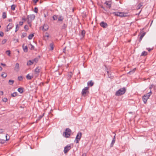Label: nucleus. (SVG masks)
Listing matches in <instances>:
<instances>
[{"label":"nucleus","instance_id":"7c9ffc66","mask_svg":"<svg viewBox=\"0 0 156 156\" xmlns=\"http://www.w3.org/2000/svg\"><path fill=\"white\" fill-rule=\"evenodd\" d=\"M9 83L10 85H12L13 83L14 82V81L12 80H9Z\"/></svg>","mask_w":156,"mask_h":156},{"label":"nucleus","instance_id":"de8ad7c7","mask_svg":"<svg viewBox=\"0 0 156 156\" xmlns=\"http://www.w3.org/2000/svg\"><path fill=\"white\" fill-rule=\"evenodd\" d=\"M80 139H75V142L76 143H79V141L80 140Z\"/></svg>","mask_w":156,"mask_h":156},{"label":"nucleus","instance_id":"0e129e2a","mask_svg":"<svg viewBox=\"0 0 156 156\" xmlns=\"http://www.w3.org/2000/svg\"><path fill=\"white\" fill-rule=\"evenodd\" d=\"M153 85H151L150 87V88L151 89L153 87Z\"/></svg>","mask_w":156,"mask_h":156},{"label":"nucleus","instance_id":"cd10ccee","mask_svg":"<svg viewBox=\"0 0 156 156\" xmlns=\"http://www.w3.org/2000/svg\"><path fill=\"white\" fill-rule=\"evenodd\" d=\"M16 6L14 5H11V9L12 10H14L15 9V8Z\"/></svg>","mask_w":156,"mask_h":156},{"label":"nucleus","instance_id":"603ef678","mask_svg":"<svg viewBox=\"0 0 156 156\" xmlns=\"http://www.w3.org/2000/svg\"><path fill=\"white\" fill-rule=\"evenodd\" d=\"M18 79L19 80H21L23 78L22 76H19L18 77Z\"/></svg>","mask_w":156,"mask_h":156},{"label":"nucleus","instance_id":"3c124183","mask_svg":"<svg viewBox=\"0 0 156 156\" xmlns=\"http://www.w3.org/2000/svg\"><path fill=\"white\" fill-rule=\"evenodd\" d=\"M4 131V130L3 129H0V133H2Z\"/></svg>","mask_w":156,"mask_h":156},{"label":"nucleus","instance_id":"412c9836","mask_svg":"<svg viewBox=\"0 0 156 156\" xmlns=\"http://www.w3.org/2000/svg\"><path fill=\"white\" fill-rule=\"evenodd\" d=\"M33 77V76H30L29 74H28L26 76V78L28 80H31Z\"/></svg>","mask_w":156,"mask_h":156},{"label":"nucleus","instance_id":"c9c22d12","mask_svg":"<svg viewBox=\"0 0 156 156\" xmlns=\"http://www.w3.org/2000/svg\"><path fill=\"white\" fill-rule=\"evenodd\" d=\"M5 142V140H4L0 139V143L4 144Z\"/></svg>","mask_w":156,"mask_h":156},{"label":"nucleus","instance_id":"20e7f679","mask_svg":"<svg viewBox=\"0 0 156 156\" xmlns=\"http://www.w3.org/2000/svg\"><path fill=\"white\" fill-rule=\"evenodd\" d=\"M151 93V91L147 93L146 94H144L143 97V101L144 103H146L147 102V99L151 95L150 93Z\"/></svg>","mask_w":156,"mask_h":156},{"label":"nucleus","instance_id":"f03ea898","mask_svg":"<svg viewBox=\"0 0 156 156\" xmlns=\"http://www.w3.org/2000/svg\"><path fill=\"white\" fill-rule=\"evenodd\" d=\"M35 16L34 14L28 15L27 16V20L28 23H31L32 21L35 19Z\"/></svg>","mask_w":156,"mask_h":156},{"label":"nucleus","instance_id":"a19ab883","mask_svg":"<svg viewBox=\"0 0 156 156\" xmlns=\"http://www.w3.org/2000/svg\"><path fill=\"white\" fill-rule=\"evenodd\" d=\"M24 29L26 30H28L29 29V28H28V27L27 25H25L24 26Z\"/></svg>","mask_w":156,"mask_h":156},{"label":"nucleus","instance_id":"f257e3e1","mask_svg":"<svg viewBox=\"0 0 156 156\" xmlns=\"http://www.w3.org/2000/svg\"><path fill=\"white\" fill-rule=\"evenodd\" d=\"M126 91V89L125 88L123 87V88H121L116 92L115 95L117 96H120L124 94L125 93Z\"/></svg>","mask_w":156,"mask_h":156},{"label":"nucleus","instance_id":"9b49d317","mask_svg":"<svg viewBox=\"0 0 156 156\" xmlns=\"http://www.w3.org/2000/svg\"><path fill=\"white\" fill-rule=\"evenodd\" d=\"M19 64L18 63H16L14 68L16 72H18L19 71Z\"/></svg>","mask_w":156,"mask_h":156},{"label":"nucleus","instance_id":"ddd939ff","mask_svg":"<svg viewBox=\"0 0 156 156\" xmlns=\"http://www.w3.org/2000/svg\"><path fill=\"white\" fill-rule=\"evenodd\" d=\"M82 133L81 132H79L76 137V139H80V138L81 137V136H82Z\"/></svg>","mask_w":156,"mask_h":156},{"label":"nucleus","instance_id":"79ce46f5","mask_svg":"<svg viewBox=\"0 0 156 156\" xmlns=\"http://www.w3.org/2000/svg\"><path fill=\"white\" fill-rule=\"evenodd\" d=\"M30 45L31 46V48H30V49L31 50H33L34 49V46H33V45H32V44H30Z\"/></svg>","mask_w":156,"mask_h":156},{"label":"nucleus","instance_id":"c85d7f7f","mask_svg":"<svg viewBox=\"0 0 156 156\" xmlns=\"http://www.w3.org/2000/svg\"><path fill=\"white\" fill-rule=\"evenodd\" d=\"M142 5L141 4H139L137 6L136 8L137 9H139L142 6Z\"/></svg>","mask_w":156,"mask_h":156},{"label":"nucleus","instance_id":"f8f14e48","mask_svg":"<svg viewBox=\"0 0 156 156\" xmlns=\"http://www.w3.org/2000/svg\"><path fill=\"white\" fill-rule=\"evenodd\" d=\"M100 25L101 27L104 28H106L107 26V24L103 21L102 22L100 23Z\"/></svg>","mask_w":156,"mask_h":156},{"label":"nucleus","instance_id":"7ed1b4c3","mask_svg":"<svg viewBox=\"0 0 156 156\" xmlns=\"http://www.w3.org/2000/svg\"><path fill=\"white\" fill-rule=\"evenodd\" d=\"M112 14L114 15L115 16H119L120 17H123L127 16L126 13L120 12H114L112 13Z\"/></svg>","mask_w":156,"mask_h":156},{"label":"nucleus","instance_id":"9d476101","mask_svg":"<svg viewBox=\"0 0 156 156\" xmlns=\"http://www.w3.org/2000/svg\"><path fill=\"white\" fill-rule=\"evenodd\" d=\"M111 3L112 2L110 1H106L105 3L107 7L109 9L111 6Z\"/></svg>","mask_w":156,"mask_h":156},{"label":"nucleus","instance_id":"c03bdc74","mask_svg":"<svg viewBox=\"0 0 156 156\" xmlns=\"http://www.w3.org/2000/svg\"><path fill=\"white\" fill-rule=\"evenodd\" d=\"M115 143V141H113V140L112 141V143H111V146H110L111 147H113V145Z\"/></svg>","mask_w":156,"mask_h":156},{"label":"nucleus","instance_id":"13d9d810","mask_svg":"<svg viewBox=\"0 0 156 156\" xmlns=\"http://www.w3.org/2000/svg\"><path fill=\"white\" fill-rule=\"evenodd\" d=\"M115 135L114 136V138L113 139V140H112L114 141H115Z\"/></svg>","mask_w":156,"mask_h":156},{"label":"nucleus","instance_id":"f704fd0d","mask_svg":"<svg viewBox=\"0 0 156 156\" xmlns=\"http://www.w3.org/2000/svg\"><path fill=\"white\" fill-rule=\"evenodd\" d=\"M2 101L4 102H6L8 101V99L6 98H4L2 99Z\"/></svg>","mask_w":156,"mask_h":156},{"label":"nucleus","instance_id":"a878e982","mask_svg":"<svg viewBox=\"0 0 156 156\" xmlns=\"http://www.w3.org/2000/svg\"><path fill=\"white\" fill-rule=\"evenodd\" d=\"M85 34V31L84 30H83L81 33V34L83 37H84Z\"/></svg>","mask_w":156,"mask_h":156},{"label":"nucleus","instance_id":"69168bd1","mask_svg":"<svg viewBox=\"0 0 156 156\" xmlns=\"http://www.w3.org/2000/svg\"><path fill=\"white\" fill-rule=\"evenodd\" d=\"M19 30V28H16L15 32H16Z\"/></svg>","mask_w":156,"mask_h":156},{"label":"nucleus","instance_id":"b1692460","mask_svg":"<svg viewBox=\"0 0 156 156\" xmlns=\"http://www.w3.org/2000/svg\"><path fill=\"white\" fill-rule=\"evenodd\" d=\"M34 36V35L33 34H30L28 36V38L29 40H31L33 38Z\"/></svg>","mask_w":156,"mask_h":156},{"label":"nucleus","instance_id":"72a5a7b5","mask_svg":"<svg viewBox=\"0 0 156 156\" xmlns=\"http://www.w3.org/2000/svg\"><path fill=\"white\" fill-rule=\"evenodd\" d=\"M50 46L51 47V50H52L54 48V44L53 43H51L50 44Z\"/></svg>","mask_w":156,"mask_h":156},{"label":"nucleus","instance_id":"09e8293b","mask_svg":"<svg viewBox=\"0 0 156 156\" xmlns=\"http://www.w3.org/2000/svg\"><path fill=\"white\" fill-rule=\"evenodd\" d=\"M7 135H8V134H7L6 136H5V137H6V140H8L9 139V136H8V138Z\"/></svg>","mask_w":156,"mask_h":156},{"label":"nucleus","instance_id":"58836bf2","mask_svg":"<svg viewBox=\"0 0 156 156\" xmlns=\"http://www.w3.org/2000/svg\"><path fill=\"white\" fill-rule=\"evenodd\" d=\"M7 41V40L6 39H4L3 40L2 42V44H5Z\"/></svg>","mask_w":156,"mask_h":156},{"label":"nucleus","instance_id":"2f4dec72","mask_svg":"<svg viewBox=\"0 0 156 156\" xmlns=\"http://www.w3.org/2000/svg\"><path fill=\"white\" fill-rule=\"evenodd\" d=\"M17 95V93L16 92H14L12 94H11V96L12 97H14Z\"/></svg>","mask_w":156,"mask_h":156},{"label":"nucleus","instance_id":"680f3d73","mask_svg":"<svg viewBox=\"0 0 156 156\" xmlns=\"http://www.w3.org/2000/svg\"><path fill=\"white\" fill-rule=\"evenodd\" d=\"M1 65H2V66H6V65L5 64L1 63Z\"/></svg>","mask_w":156,"mask_h":156},{"label":"nucleus","instance_id":"5fc2aeb1","mask_svg":"<svg viewBox=\"0 0 156 156\" xmlns=\"http://www.w3.org/2000/svg\"><path fill=\"white\" fill-rule=\"evenodd\" d=\"M26 19H26V18L25 17H23V18L22 19V20H24V21H25Z\"/></svg>","mask_w":156,"mask_h":156},{"label":"nucleus","instance_id":"0eeeda50","mask_svg":"<svg viewBox=\"0 0 156 156\" xmlns=\"http://www.w3.org/2000/svg\"><path fill=\"white\" fill-rule=\"evenodd\" d=\"M89 87H84L82 90V94L83 96L85 97L86 95V94L88 93V91L87 90L88 89Z\"/></svg>","mask_w":156,"mask_h":156},{"label":"nucleus","instance_id":"f3484780","mask_svg":"<svg viewBox=\"0 0 156 156\" xmlns=\"http://www.w3.org/2000/svg\"><path fill=\"white\" fill-rule=\"evenodd\" d=\"M145 34H146V33L144 32L143 33L141 34V35H140V37L139 39V41L140 42V41L142 40V38H143L144 36L145 35Z\"/></svg>","mask_w":156,"mask_h":156},{"label":"nucleus","instance_id":"6e6552de","mask_svg":"<svg viewBox=\"0 0 156 156\" xmlns=\"http://www.w3.org/2000/svg\"><path fill=\"white\" fill-rule=\"evenodd\" d=\"M13 27V25L12 23H9L7 26L6 31L7 32L9 31V30Z\"/></svg>","mask_w":156,"mask_h":156},{"label":"nucleus","instance_id":"774afa93","mask_svg":"<svg viewBox=\"0 0 156 156\" xmlns=\"http://www.w3.org/2000/svg\"><path fill=\"white\" fill-rule=\"evenodd\" d=\"M82 156H86V155L85 154L83 153L82 154Z\"/></svg>","mask_w":156,"mask_h":156},{"label":"nucleus","instance_id":"4be33fe9","mask_svg":"<svg viewBox=\"0 0 156 156\" xmlns=\"http://www.w3.org/2000/svg\"><path fill=\"white\" fill-rule=\"evenodd\" d=\"M63 19V17L62 16L60 15L58 18V21H62Z\"/></svg>","mask_w":156,"mask_h":156},{"label":"nucleus","instance_id":"bb28decb","mask_svg":"<svg viewBox=\"0 0 156 156\" xmlns=\"http://www.w3.org/2000/svg\"><path fill=\"white\" fill-rule=\"evenodd\" d=\"M6 17V13L5 12H4L3 13L2 18L3 19H5Z\"/></svg>","mask_w":156,"mask_h":156},{"label":"nucleus","instance_id":"c756f323","mask_svg":"<svg viewBox=\"0 0 156 156\" xmlns=\"http://www.w3.org/2000/svg\"><path fill=\"white\" fill-rule=\"evenodd\" d=\"M72 75H73V74L71 72H70V73H68V76L69 79H70L71 77L72 76Z\"/></svg>","mask_w":156,"mask_h":156},{"label":"nucleus","instance_id":"4468645a","mask_svg":"<svg viewBox=\"0 0 156 156\" xmlns=\"http://www.w3.org/2000/svg\"><path fill=\"white\" fill-rule=\"evenodd\" d=\"M48 29V26L46 24H44L43 27L42 29L45 31H46Z\"/></svg>","mask_w":156,"mask_h":156},{"label":"nucleus","instance_id":"4c0bfd02","mask_svg":"<svg viewBox=\"0 0 156 156\" xmlns=\"http://www.w3.org/2000/svg\"><path fill=\"white\" fill-rule=\"evenodd\" d=\"M44 113H43V115H40L39 117H38V120H40V119H41L42 117L44 116Z\"/></svg>","mask_w":156,"mask_h":156},{"label":"nucleus","instance_id":"6ab92c4d","mask_svg":"<svg viewBox=\"0 0 156 156\" xmlns=\"http://www.w3.org/2000/svg\"><path fill=\"white\" fill-rule=\"evenodd\" d=\"M87 85L90 86H92L94 85V83L92 80L90 81L87 83Z\"/></svg>","mask_w":156,"mask_h":156},{"label":"nucleus","instance_id":"423d86ee","mask_svg":"<svg viewBox=\"0 0 156 156\" xmlns=\"http://www.w3.org/2000/svg\"><path fill=\"white\" fill-rule=\"evenodd\" d=\"M41 68L40 67L38 66L35 69L34 72V74L36 77L38 76L40 72Z\"/></svg>","mask_w":156,"mask_h":156},{"label":"nucleus","instance_id":"dca6fc26","mask_svg":"<svg viewBox=\"0 0 156 156\" xmlns=\"http://www.w3.org/2000/svg\"><path fill=\"white\" fill-rule=\"evenodd\" d=\"M24 44L23 45V51L25 52H27L28 51V48L27 46H24Z\"/></svg>","mask_w":156,"mask_h":156},{"label":"nucleus","instance_id":"6e6d98bb","mask_svg":"<svg viewBox=\"0 0 156 156\" xmlns=\"http://www.w3.org/2000/svg\"><path fill=\"white\" fill-rule=\"evenodd\" d=\"M38 1V0H33V1L36 4L37 2Z\"/></svg>","mask_w":156,"mask_h":156},{"label":"nucleus","instance_id":"bf43d9fd","mask_svg":"<svg viewBox=\"0 0 156 156\" xmlns=\"http://www.w3.org/2000/svg\"><path fill=\"white\" fill-rule=\"evenodd\" d=\"M115 135L114 136V138L113 139V140H112L114 141H115Z\"/></svg>","mask_w":156,"mask_h":156},{"label":"nucleus","instance_id":"4d7b16f0","mask_svg":"<svg viewBox=\"0 0 156 156\" xmlns=\"http://www.w3.org/2000/svg\"><path fill=\"white\" fill-rule=\"evenodd\" d=\"M0 94L2 95L3 94V92L2 91H0Z\"/></svg>","mask_w":156,"mask_h":156},{"label":"nucleus","instance_id":"393cba45","mask_svg":"<svg viewBox=\"0 0 156 156\" xmlns=\"http://www.w3.org/2000/svg\"><path fill=\"white\" fill-rule=\"evenodd\" d=\"M147 55V52L146 51H144L141 54V56H146Z\"/></svg>","mask_w":156,"mask_h":156},{"label":"nucleus","instance_id":"49530a36","mask_svg":"<svg viewBox=\"0 0 156 156\" xmlns=\"http://www.w3.org/2000/svg\"><path fill=\"white\" fill-rule=\"evenodd\" d=\"M4 35V33L3 32H0V36L2 37Z\"/></svg>","mask_w":156,"mask_h":156},{"label":"nucleus","instance_id":"052dcab7","mask_svg":"<svg viewBox=\"0 0 156 156\" xmlns=\"http://www.w3.org/2000/svg\"><path fill=\"white\" fill-rule=\"evenodd\" d=\"M147 49L149 51H150L151 50V49L150 48H147Z\"/></svg>","mask_w":156,"mask_h":156},{"label":"nucleus","instance_id":"a211bd4d","mask_svg":"<svg viewBox=\"0 0 156 156\" xmlns=\"http://www.w3.org/2000/svg\"><path fill=\"white\" fill-rule=\"evenodd\" d=\"M18 91L20 93H22L23 92V89L22 87H20L18 89Z\"/></svg>","mask_w":156,"mask_h":156},{"label":"nucleus","instance_id":"2eb2a0df","mask_svg":"<svg viewBox=\"0 0 156 156\" xmlns=\"http://www.w3.org/2000/svg\"><path fill=\"white\" fill-rule=\"evenodd\" d=\"M33 61L32 60H30L28 61L27 63V66H30L32 65L34 63Z\"/></svg>","mask_w":156,"mask_h":156},{"label":"nucleus","instance_id":"473e14b6","mask_svg":"<svg viewBox=\"0 0 156 156\" xmlns=\"http://www.w3.org/2000/svg\"><path fill=\"white\" fill-rule=\"evenodd\" d=\"M53 18L54 20H57L58 19L57 16L56 15H54L53 16Z\"/></svg>","mask_w":156,"mask_h":156},{"label":"nucleus","instance_id":"37998d69","mask_svg":"<svg viewBox=\"0 0 156 156\" xmlns=\"http://www.w3.org/2000/svg\"><path fill=\"white\" fill-rule=\"evenodd\" d=\"M27 35V33H23L22 34V37H26Z\"/></svg>","mask_w":156,"mask_h":156},{"label":"nucleus","instance_id":"8fccbe9b","mask_svg":"<svg viewBox=\"0 0 156 156\" xmlns=\"http://www.w3.org/2000/svg\"><path fill=\"white\" fill-rule=\"evenodd\" d=\"M23 22H20L19 23V24L20 26H22L23 24Z\"/></svg>","mask_w":156,"mask_h":156},{"label":"nucleus","instance_id":"864d4df0","mask_svg":"<svg viewBox=\"0 0 156 156\" xmlns=\"http://www.w3.org/2000/svg\"><path fill=\"white\" fill-rule=\"evenodd\" d=\"M107 73L108 74V77L109 78H112V76H110V75H109V72L108 71H107Z\"/></svg>","mask_w":156,"mask_h":156},{"label":"nucleus","instance_id":"1a4fd4ad","mask_svg":"<svg viewBox=\"0 0 156 156\" xmlns=\"http://www.w3.org/2000/svg\"><path fill=\"white\" fill-rule=\"evenodd\" d=\"M70 145H67L64 148V152L65 154L70 149Z\"/></svg>","mask_w":156,"mask_h":156},{"label":"nucleus","instance_id":"5701e85b","mask_svg":"<svg viewBox=\"0 0 156 156\" xmlns=\"http://www.w3.org/2000/svg\"><path fill=\"white\" fill-rule=\"evenodd\" d=\"M7 76V75L5 72H2V74L1 75V76L2 77H3L5 78Z\"/></svg>","mask_w":156,"mask_h":156},{"label":"nucleus","instance_id":"e2e57ef3","mask_svg":"<svg viewBox=\"0 0 156 156\" xmlns=\"http://www.w3.org/2000/svg\"><path fill=\"white\" fill-rule=\"evenodd\" d=\"M8 20L9 22H12V19H9Z\"/></svg>","mask_w":156,"mask_h":156},{"label":"nucleus","instance_id":"ea45409f","mask_svg":"<svg viewBox=\"0 0 156 156\" xmlns=\"http://www.w3.org/2000/svg\"><path fill=\"white\" fill-rule=\"evenodd\" d=\"M136 70V68H134L133 69V70H132L131 71H129L128 73H134V72L135 71V70Z\"/></svg>","mask_w":156,"mask_h":156},{"label":"nucleus","instance_id":"a18cd8bd","mask_svg":"<svg viewBox=\"0 0 156 156\" xmlns=\"http://www.w3.org/2000/svg\"><path fill=\"white\" fill-rule=\"evenodd\" d=\"M34 12L36 13H37L38 12V9L37 7H35L34 8Z\"/></svg>","mask_w":156,"mask_h":156},{"label":"nucleus","instance_id":"39448f33","mask_svg":"<svg viewBox=\"0 0 156 156\" xmlns=\"http://www.w3.org/2000/svg\"><path fill=\"white\" fill-rule=\"evenodd\" d=\"M71 131L70 129L67 128L65 132L63 133V135L65 134V137L67 138L69 137L71 133Z\"/></svg>","mask_w":156,"mask_h":156},{"label":"nucleus","instance_id":"338daca9","mask_svg":"<svg viewBox=\"0 0 156 156\" xmlns=\"http://www.w3.org/2000/svg\"><path fill=\"white\" fill-rule=\"evenodd\" d=\"M31 23H28L29 25V26L30 27H31V26H32V25H31Z\"/></svg>","mask_w":156,"mask_h":156},{"label":"nucleus","instance_id":"e433bc0d","mask_svg":"<svg viewBox=\"0 0 156 156\" xmlns=\"http://www.w3.org/2000/svg\"><path fill=\"white\" fill-rule=\"evenodd\" d=\"M6 53H7V55H8V56H10V51L9 50H8V51H6Z\"/></svg>","mask_w":156,"mask_h":156},{"label":"nucleus","instance_id":"aec40b11","mask_svg":"<svg viewBox=\"0 0 156 156\" xmlns=\"http://www.w3.org/2000/svg\"><path fill=\"white\" fill-rule=\"evenodd\" d=\"M40 56H38V58H35L33 60V62H36V63L37 62H38V60H39V58H40Z\"/></svg>","mask_w":156,"mask_h":156}]
</instances>
